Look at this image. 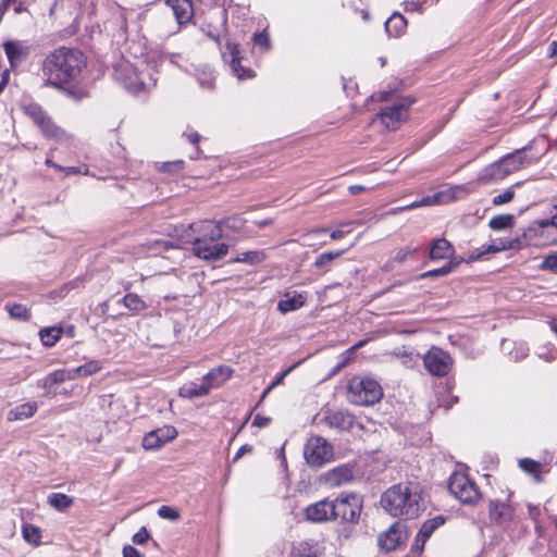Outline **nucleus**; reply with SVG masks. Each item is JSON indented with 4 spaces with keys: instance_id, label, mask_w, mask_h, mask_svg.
<instances>
[{
    "instance_id": "f257e3e1",
    "label": "nucleus",
    "mask_w": 557,
    "mask_h": 557,
    "mask_svg": "<svg viewBox=\"0 0 557 557\" xmlns=\"http://www.w3.org/2000/svg\"><path fill=\"white\" fill-rule=\"evenodd\" d=\"M85 66L84 54L77 49L59 48L42 62L45 84L61 88L75 79Z\"/></svg>"
},
{
    "instance_id": "f03ea898",
    "label": "nucleus",
    "mask_w": 557,
    "mask_h": 557,
    "mask_svg": "<svg viewBox=\"0 0 557 557\" xmlns=\"http://www.w3.org/2000/svg\"><path fill=\"white\" fill-rule=\"evenodd\" d=\"M197 234L193 239L195 256L202 260L215 261L228 252V245L220 242L223 231L220 223L202 221L190 226Z\"/></svg>"
},
{
    "instance_id": "7ed1b4c3",
    "label": "nucleus",
    "mask_w": 557,
    "mask_h": 557,
    "mask_svg": "<svg viewBox=\"0 0 557 557\" xmlns=\"http://www.w3.org/2000/svg\"><path fill=\"white\" fill-rule=\"evenodd\" d=\"M421 495L418 486L407 483L397 484L385 491V511L392 516L413 518L421 509Z\"/></svg>"
},
{
    "instance_id": "20e7f679",
    "label": "nucleus",
    "mask_w": 557,
    "mask_h": 557,
    "mask_svg": "<svg viewBox=\"0 0 557 557\" xmlns=\"http://www.w3.org/2000/svg\"><path fill=\"white\" fill-rule=\"evenodd\" d=\"M348 399L357 405H373L383 396V389L379 382L366 377L354 376L347 385Z\"/></svg>"
},
{
    "instance_id": "39448f33",
    "label": "nucleus",
    "mask_w": 557,
    "mask_h": 557,
    "mask_svg": "<svg viewBox=\"0 0 557 557\" xmlns=\"http://www.w3.org/2000/svg\"><path fill=\"white\" fill-rule=\"evenodd\" d=\"M413 102L414 99L410 96L399 97L385 91V129H398L408 120Z\"/></svg>"
},
{
    "instance_id": "423d86ee",
    "label": "nucleus",
    "mask_w": 557,
    "mask_h": 557,
    "mask_svg": "<svg viewBox=\"0 0 557 557\" xmlns=\"http://www.w3.org/2000/svg\"><path fill=\"white\" fill-rule=\"evenodd\" d=\"M473 189L469 185H454L448 188L435 194L432 198H423L420 202H411L400 208H393L387 213L396 214L398 211L404 209H412L419 206L432 205V203H448L450 201L466 198L470 195Z\"/></svg>"
},
{
    "instance_id": "0eeeda50",
    "label": "nucleus",
    "mask_w": 557,
    "mask_h": 557,
    "mask_svg": "<svg viewBox=\"0 0 557 557\" xmlns=\"http://www.w3.org/2000/svg\"><path fill=\"white\" fill-rule=\"evenodd\" d=\"M334 518L343 522L357 523L362 510V500L356 494H342L333 500Z\"/></svg>"
},
{
    "instance_id": "6e6552de",
    "label": "nucleus",
    "mask_w": 557,
    "mask_h": 557,
    "mask_svg": "<svg viewBox=\"0 0 557 557\" xmlns=\"http://www.w3.org/2000/svg\"><path fill=\"white\" fill-rule=\"evenodd\" d=\"M449 492L461 503L473 505L480 499L476 485L462 472H454L449 478Z\"/></svg>"
},
{
    "instance_id": "1a4fd4ad",
    "label": "nucleus",
    "mask_w": 557,
    "mask_h": 557,
    "mask_svg": "<svg viewBox=\"0 0 557 557\" xmlns=\"http://www.w3.org/2000/svg\"><path fill=\"white\" fill-rule=\"evenodd\" d=\"M307 463L313 468H321L333 458L332 446L321 436L310 437L304 448Z\"/></svg>"
},
{
    "instance_id": "9d476101",
    "label": "nucleus",
    "mask_w": 557,
    "mask_h": 557,
    "mask_svg": "<svg viewBox=\"0 0 557 557\" xmlns=\"http://www.w3.org/2000/svg\"><path fill=\"white\" fill-rule=\"evenodd\" d=\"M24 113L29 116L34 123L41 129L47 137L54 138L59 141L66 140L69 135L54 125L46 112L36 103H29L23 107Z\"/></svg>"
},
{
    "instance_id": "9b49d317",
    "label": "nucleus",
    "mask_w": 557,
    "mask_h": 557,
    "mask_svg": "<svg viewBox=\"0 0 557 557\" xmlns=\"http://www.w3.org/2000/svg\"><path fill=\"white\" fill-rule=\"evenodd\" d=\"M423 363L428 372L435 376H445L451 369L450 355L438 347H432L423 357Z\"/></svg>"
},
{
    "instance_id": "f8f14e48",
    "label": "nucleus",
    "mask_w": 557,
    "mask_h": 557,
    "mask_svg": "<svg viewBox=\"0 0 557 557\" xmlns=\"http://www.w3.org/2000/svg\"><path fill=\"white\" fill-rule=\"evenodd\" d=\"M529 236L537 237L536 244L553 245L557 244V221L555 219H545L534 221L528 228Z\"/></svg>"
},
{
    "instance_id": "ddd939ff",
    "label": "nucleus",
    "mask_w": 557,
    "mask_h": 557,
    "mask_svg": "<svg viewBox=\"0 0 557 557\" xmlns=\"http://www.w3.org/2000/svg\"><path fill=\"white\" fill-rule=\"evenodd\" d=\"M114 75L124 83L126 88L135 91L141 89L144 86L138 74L137 65L132 64L127 60H123L114 66Z\"/></svg>"
},
{
    "instance_id": "4468645a",
    "label": "nucleus",
    "mask_w": 557,
    "mask_h": 557,
    "mask_svg": "<svg viewBox=\"0 0 557 557\" xmlns=\"http://www.w3.org/2000/svg\"><path fill=\"white\" fill-rule=\"evenodd\" d=\"M177 434L174 426L164 425L146 434L143 438V447L147 450L160 448L176 438Z\"/></svg>"
},
{
    "instance_id": "2eb2a0df",
    "label": "nucleus",
    "mask_w": 557,
    "mask_h": 557,
    "mask_svg": "<svg viewBox=\"0 0 557 557\" xmlns=\"http://www.w3.org/2000/svg\"><path fill=\"white\" fill-rule=\"evenodd\" d=\"M3 49L12 69L25 62L30 54V46L21 40H8Z\"/></svg>"
},
{
    "instance_id": "dca6fc26",
    "label": "nucleus",
    "mask_w": 557,
    "mask_h": 557,
    "mask_svg": "<svg viewBox=\"0 0 557 557\" xmlns=\"http://www.w3.org/2000/svg\"><path fill=\"white\" fill-rule=\"evenodd\" d=\"M305 515L307 520L312 522H325L329 520H333L334 518V508L333 500L321 499L314 504L308 506L305 510Z\"/></svg>"
},
{
    "instance_id": "f3484780",
    "label": "nucleus",
    "mask_w": 557,
    "mask_h": 557,
    "mask_svg": "<svg viewBox=\"0 0 557 557\" xmlns=\"http://www.w3.org/2000/svg\"><path fill=\"white\" fill-rule=\"evenodd\" d=\"M408 537V528L405 520H397L385 531V550H394L404 544Z\"/></svg>"
},
{
    "instance_id": "a211bd4d",
    "label": "nucleus",
    "mask_w": 557,
    "mask_h": 557,
    "mask_svg": "<svg viewBox=\"0 0 557 557\" xmlns=\"http://www.w3.org/2000/svg\"><path fill=\"white\" fill-rule=\"evenodd\" d=\"M239 48L238 45L227 41L225 45V50L222 52V55L225 61L230 62V65L233 72L237 75L239 79L245 77H251V71L245 70L239 63Z\"/></svg>"
},
{
    "instance_id": "6ab92c4d",
    "label": "nucleus",
    "mask_w": 557,
    "mask_h": 557,
    "mask_svg": "<svg viewBox=\"0 0 557 557\" xmlns=\"http://www.w3.org/2000/svg\"><path fill=\"white\" fill-rule=\"evenodd\" d=\"M354 479V469L349 465L336 467L324 474V481L331 487H338Z\"/></svg>"
},
{
    "instance_id": "aec40b11",
    "label": "nucleus",
    "mask_w": 557,
    "mask_h": 557,
    "mask_svg": "<svg viewBox=\"0 0 557 557\" xmlns=\"http://www.w3.org/2000/svg\"><path fill=\"white\" fill-rule=\"evenodd\" d=\"M507 176L508 171L505 170L504 164L498 160L483 168L478 175V181L482 184H490L502 181Z\"/></svg>"
},
{
    "instance_id": "412c9836",
    "label": "nucleus",
    "mask_w": 557,
    "mask_h": 557,
    "mask_svg": "<svg viewBox=\"0 0 557 557\" xmlns=\"http://www.w3.org/2000/svg\"><path fill=\"white\" fill-rule=\"evenodd\" d=\"M175 17L180 24L187 23L191 20L194 10L190 0H168Z\"/></svg>"
},
{
    "instance_id": "4be33fe9",
    "label": "nucleus",
    "mask_w": 557,
    "mask_h": 557,
    "mask_svg": "<svg viewBox=\"0 0 557 557\" xmlns=\"http://www.w3.org/2000/svg\"><path fill=\"white\" fill-rule=\"evenodd\" d=\"M455 249L453 245L445 238H437L430 248L431 260L449 259L454 256Z\"/></svg>"
},
{
    "instance_id": "5701e85b",
    "label": "nucleus",
    "mask_w": 557,
    "mask_h": 557,
    "mask_svg": "<svg viewBox=\"0 0 557 557\" xmlns=\"http://www.w3.org/2000/svg\"><path fill=\"white\" fill-rule=\"evenodd\" d=\"M233 370L227 366H220L218 368L212 369L205 377L203 381L206 384L210 385V391L212 388L221 386L224 382H226L232 376Z\"/></svg>"
},
{
    "instance_id": "b1692460",
    "label": "nucleus",
    "mask_w": 557,
    "mask_h": 557,
    "mask_svg": "<svg viewBox=\"0 0 557 557\" xmlns=\"http://www.w3.org/2000/svg\"><path fill=\"white\" fill-rule=\"evenodd\" d=\"M306 302V296L302 294H290L286 293L284 295V298L281 299L277 304V310L285 314L290 311H295L299 308H301Z\"/></svg>"
},
{
    "instance_id": "393cba45",
    "label": "nucleus",
    "mask_w": 557,
    "mask_h": 557,
    "mask_svg": "<svg viewBox=\"0 0 557 557\" xmlns=\"http://www.w3.org/2000/svg\"><path fill=\"white\" fill-rule=\"evenodd\" d=\"M72 374L71 370H57L52 373L48 374L42 382V387L47 391L48 394H55V385L63 383L65 381H71Z\"/></svg>"
},
{
    "instance_id": "a878e982",
    "label": "nucleus",
    "mask_w": 557,
    "mask_h": 557,
    "mask_svg": "<svg viewBox=\"0 0 557 557\" xmlns=\"http://www.w3.org/2000/svg\"><path fill=\"white\" fill-rule=\"evenodd\" d=\"M524 152L525 148L518 149L500 159L505 170L508 171V175L517 172L525 164Z\"/></svg>"
},
{
    "instance_id": "bb28decb",
    "label": "nucleus",
    "mask_w": 557,
    "mask_h": 557,
    "mask_svg": "<svg viewBox=\"0 0 557 557\" xmlns=\"http://www.w3.org/2000/svg\"><path fill=\"white\" fill-rule=\"evenodd\" d=\"M38 405L36 401H28L25 404H21L9 411L8 420L10 421H20L25 420L34 416L37 411Z\"/></svg>"
},
{
    "instance_id": "cd10ccee",
    "label": "nucleus",
    "mask_w": 557,
    "mask_h": 557,
    "mask_svg": "<svg viewBox=\"0 0 557 557\" xmlns=\"http://www.w3.org/2000/svg\"><path fill=\"white\" fill-rule=\"evenodd\" d=\"M512 509L506 503L493 500L490 504V517L492 520L503 523L511 518Z\"/></svg>"
},
{
    "instance_id": "c85d7f7f",
    "label": "nucleus",
    "mask_w": 557,
    "mask_h": 557,
    "mask_svg": "<svg viewBox=\"0 0 557 557\" xmlns=\"http://www.w3.org/2000/svg\"><path fill=\"white\" fill-rule=\"evenodd\" d=\"M209 392H210V385L206 384V382L202 380L201 384H197L194 382L184 384L180 388V396H182L184 398H196V397L205 396V395L209 394Z\"/></svg>"
},
{
    "instance_id": "c756f323",
    "label": "nucleus",
    "mask_w": 557,
    "mask_h": 557,
    "mask_svg": "<svg viewBox=\"0 0 557 557\" xmlns=\"http://www.w3.org/2000/svg\"><path fill=\"white\" fill-rule=\"evenodd\" d=\"M406 27L407 22L401 14L395 13L387 21H385V32H387L389 36H393L395 38L404 34Z\"/></svg>"
},
{
    "instance_id": "7c9ffc66",
    "label": "nucleus",
    "mask_w": 557,
    "mask_h": 557,
    "mask_svg": "<svg viewBox=\"0 0 557 557\" xmlns=\"http://www.w3.org/2000/svg\"><path fill=\"white\" fill-rule=\"evenodd\" d=\"M102 369V363L99 360H89L75 369H71L72 379L85 377L96 374Z\"/></svg>"
},
{
    "instance_id": "2f4dec72",
    "label": "nucleus",
    "mask_w": 557,
    "mask_h": 557,
    "mask_svg": "<svg viewBox=\"0 0 557 557\" xmlns=\"http://www.w3.org/2000/svg\"><path fill=\"white\" fill-rule=\"evenodd\" d=\"M62 333V327H45L39 331V337L44 346L52 347L60 339Z\"/></svg>"
},
{
    "instance_id": "473e14b6",
    "label": "nucleus",
    "mask_w": 557,
    "mask_h": 557,
    "mask_svg": "<svg viewBox=\"0 0 557 557\" xmlns=\"http://www.w3.org/2000/svg\"><path fill=\"white\" fill-rule=\"evenodd\" d=\"M264 259L265 253L262 250H251L237 253L233 261L253 265L261 263Z\"/></svg>"
},
{
    "instance_id": "72a5a7b5",
    "label": "nucleus",
    "mask_w": 557,
    "mask_h": 557,
    "mask_svg": "<svg viewBox=\"0 0 557 557\" xmlns=\"http://www.w3.org/2000/svg\"><path fill=\"white\" fill-rule=\"evenodd\" d=\"M73 503V498L63 493H52L48 496V504L60 511L67 509Z\"/></svg>"
},
{
    "instance_id": "f704fd0d",
    "label": "nucleus",
    "mask_w": 557,
    "mask_h": 557,
    "mask_svg": "<svg viewBox=\"0 0 557 557\" xmlns=\"http://www.w3.org/2000/svg\"><path fill=\"white\" fill-rule=\"evenodd\" d=\"M519 467L529 474H532L536 483H541L543 478L540 474L541 463L529 458L519 460Z\"/></svg>"
},
{
    "instance_id": "c9c22d12",
    "label": "nucleus",
    "mask_w": 557,
    "mask_h": 557,
    "mask_svg": "<svg viewBox=\"0 0 557 557\" xmlns=\"http://www.w3.org/2000/svg\"><path fill=\"white\" fill-rule=\"evenodd\" d=\"M515 218L512 214H499L490 220V227L495 231L506 230L512 227Z\"/></svg>"
},
{
    "instance_id": "e433bc0d",
    "label": "nucleus",
    "mask_w": 557,
    "mask_h": 557,
    "mask_svg": "<svg viewBox=\"0 0 557 557\" xmlns=\"http://www.w3.org/2000/svg\"><path fill=\"white\" fill-rule=\"evenodd\" d=\"M344 253V250H338V251H329V252H324L322 255H320L315 261H314V265L319 269H327L332 262L339 258Z\"/></svg>"
},
{
    "instance_id": "4c0bfd02",
    "label": "nucleus",
    "mask_w": 557,
    "mask_h": 557,
    "mask_svg": "<svg viewBox=\"0 0 557 557\" xmlns=\"http://www.w3.org/2000/svg\"><path fill=\"white\" fill-rule=\"evenodd\" d=\"M443 523L444 518L441 516L425 521L419 530L421 532V537L429 539L432 535V533Z\"/></svg>"
},
{
    "instance_id": "58836bf2",
    "label": "nucleus",
    "mask_w": 557,
    "mask_h": 557,
    "mask_svg": "<svg viewBox=\"0 0 557 557\" xmlns=\"http://www.w3.org/2000/svg\"><path fill=\"white\" fill-rule=\"evenodd\" d=\"M23 537L29 544L38 545L40 543L41 532L39 528L33 524H25L23 527Z\"/></svg>"
},
{
    "instance_id": "ea45409f",
    "label": "nucleus",
    "mask_w": 557,
    "mask_h": 557,
    "mask_svg": "<svg viewBox=\"0 0 557 557\" xmlns=\"http://www.w3.org/2000/svg\"><path fill=\"white\" fill-rule=\"evenodd\" d=\"M8 312L11 318L27 321L30 319V314L28 309L20 304L14 305H8L7 306Z\"/></svg>"
},
{
    "instance_id": "a19ab883",
    "label": "nucleus",
    "mask_w": 557,
    "mask_h": 557,
    "mask_svg": "<svg viewBox=\"0 0 557 557\" xmlns=\"http://www.w3.org/2000/svg\"><path fill=\"white\" fill-rule=\"evenodd\" d=\"M123 304L126 308L133 311H141L145 309V302L136 294H127L123 298Z\"/></svg>"
},
{
    "instance_id": "79ce46f5",
    "label": "nucleus",
    "mask_w": 557,
    "mask_h": 557,
    "mask_svg": "<svg viewBox=\"0 0 557 557\" xmlns=\"http://www.w3.org/2000/svg\"><path fill=\"white\" fill-rule=\"evenodd\" d=\"M453 270L451 263H447L442 268L426 271L418 276V278L440 277L449 274Z\"/></svg>"
},
{
    "instance_id": "37998d69",
    "label": "nucleus",
    "mask_w": 557,
    "mask_h": 557,
    "mask_svg": "<svg viewBox=\"0 0 557 557\" xmlns=\"http://www.w3.org/2000/svg\"><path fill=\"white\" fill-rule=\"evenodd\" d=\"M392 358L400 359L401 363L406 367H412L417 362V356L412 352H408L404 350L403 352H393L391 355Z\"/></svg>"
},
{
    "instance_id": "c03bdc74",
    "label": "nucleus",
    "mask_w": 557,
    "mask_h": 557,
    "mask_svg": "<svg viewBox=\"0 0 557 557\" xmlns=\"http://www.w3.org/2000/svg\"><path fill=\"white\" fill-rule=\"evenodd\" d=\"M515 197L513 187L507 188L504 193L495 196L492 200L494 206H500L510 202Z\"/></svg>"
},
{
    "instance_id": "a18cd8bd",
    "label": "nucleus",
    "mask_w": 557,
    "mask_h": 557,
    "mask_svg": "<svg viewBox=\"0 0 557 557\" xmlns=\"http://www.w3.org/2000/svg\"><path fill=\"white\" fill-rule=\"evenodd\" d=\"M159 517L168 520L175 521L180 518V512L177 509L170 506H161L158 510Z\"/></svg>"
},
{
    "instance_id": "49530a36",
    "label": "nucleus",
    "mask_w": 557,
    "mask_h": 557,
    "mask_svg": "<svg viewBox=\"0 0 557 557\" xmlns=\"http://www.w3.org/2000/svg\"><path fill=\"white\" fill-rule=\"evenodd\" d=\"M300 362L298 363H295L293 364L292 367H289L288 369H286L283 373H281V375L275 379V381L263 392L262 396H261V399H263L274 387H276L277 385L282 384L284 379L299 364Z\"/></svg>"
},
{
    "instance_id": "de8ad7c7",
    "label": "nucleus",
    "mask_w": 557,
    "mask_h": 557,
    "mask_svg": "<svg viewBox=\"0 0 557 557\" xmlns=\"http://www.w3.org/2000/svg\"><path fill=\"white\" fill-rule=\"evenodd\" d=\"M253 42L263 50H269L271 47L269 35L265 32L256 33L253 35Z\"/></svg>"
},
{
    "instance_id": "09e8293b",
    "label": "nucleus",
    "mask_w": 557,
    "mask_h": 557,
    "mask_svg": "<svg viewBox=\"0 0 557 557\" xmlns=\"http://www.w3.org/2000/svg\"><path fill=\"white\" fill-rule=\"evenodd\" d=\"M541 269L550 271L552 273H557V253H552L547 256L542 261Z\"/></svg>"
},
{
    "instance_id": "8fccbe9b",
    "label": "nucleus",
    "mask_w": 557,
    "mask_h": 557,
    "mask_svg": "<svg viewBox=\"0 0 557 557\" xmlns=\"http://www.w3.org/2000/svg\"><path fill=\"white\" fill-rule=\"evenodd\" d=\"M298 557H318L314 546L309 542H302L298 546Z\"/></svg>"
},
{
    "instance_id": "3c124183",
    "label": "nucleus",
    "mask_w": 557,
    "mask_h": 557,
    "mask_svg": "<svg viewBox=\"0 0 557 557\" xmlns=\"http://www.w3.org/2000/svg\"><path fill=\"white\" fill-rule=\"evenodd\" d=\"M363 344L364 342L360 341L359 343L350 347L348 350H346L345 354L343 355V361L339 363V367H345L346 364H348L354 359L356 349L361 347Z\"/></svg>"
},
{
    "instance_id": "603ef678",
    "label": "nucleus",
    "mask_w": 557,
    "mask_h": 557,
    "mask_svg": "<svg viewBox=\"0 0 557 557\" xmlns=\"http://www.w3.org/2000/svg\"><path fill=\"white\" fill-rule=\"evenodd\" d=\"M325 232H326V228L321 227V228H314V230L308 232L307 234H305L304 237L308 238L310 240V243H308L307 245L313 246L314 245L313 242L319 239L320 235H322Z\"/></svg>"
},
{
    "instance_id": "864d4df0",
    "label": "nucleus",
    "mask_w": 557,
    "mask_h": 557,
    "mask_svg": "<svg viewBox=\"0 0 557 557\" xmlns=\"http://www.w3.org/2000/svg\"><path fill=\"white\" fill-rule=\"evenodd\" d=\"M149 539V533L147 531L146 528H141L137 533L134 534L133 536V542L135 544H138V545H141L144 543H146Z\"/></svg>"
},
{
    "instance_id": "5fc2aeb1",
    "label": "nucleus",
    "mask_w": 557,
    "mask_h": 557,
    "mask_svg": "<svg viewBox=\"0 0 557 557\" xmlns=\"http://www.w3.org/2000/svg\"><path fill=\"white\" fill-rule=\"evenodd\" d=\"M429 539H422L421 537V532L419 531L417 536H416V540H414V543L412 544V552L414 553H421L424 548V544L426 543Z\"/></svg>"
},
{
    "instance_id": "6e6d98bb",
    "label": "nucleus",
    "mask_w": 557,
    "mask_h": 557,
    "mask_svg": "<svg viewBox=\"0 0 557 557\" xmlns=\"http://www.w3.org/2000/svg\"><path fill=\"white\" fill-rule=\"evenodd\" d=\"M123 557H143V554L131 545L123 547Z\"/></svg>"
},
{
    "instance_id": "4d7b16f0",
    "label": "nucleus",
    "mask_w": 557,
    "mask_h": 557,
    "mask_svg": "<svg viewBox=\"0 0 557 557\" xmlns=\"http://www.w3.org/2000/svg\"><path fill=\"white\" fill-rule=\"evenodd\" d=\"M271 419L269 417H263L260 414H257L253 419L252 425L258 428H265L270 424Z\"/></svg>"
},
{
    "instance_id": "13d9d810",
    "label": "nucleus",
    "mask_w": 557,
    "mask_h": 557,
    "mask_svg": "<svg viewBox=\"0 0 557 557\" xmlns=\"http://www.w3.org/2000/svg\"><path fill=\"white\" fill-rule=\"evenodd\" d=\"M413 252V249H410V248H404V249H400L396 256H395V260L397 262H404L407 257Z\"/></svg>"
},
{
    "instance_id": "bf43d9fd",
    "label": "nucleus",
    "mask_w": 557,
    "mask_h": 557,
    "mask_svg": "<svg viewBox=\"0 0 557 557\" xmlns=\"http://www.w3.org/2000/svg\"><path fill=\"white\" fill-rule=\"evenodd\" d=\"M327 420H329L330 425L339 426L341 425V421L343 420V414H341V413H333V414L327 417Z\"/></svg>"
},
{
    "instance_id": "052dcab7",
    "label": "nucleus",
    "mask_w": 557,
    "mask_h": 557,
    "mask_svg": "<svg viewBox=\"0 0 557 557\" xmlns=\"http://www.w3.org/2000/svg\"><path fill=\"white\" fill-rule=\"evenodd\" d=\"M550 210L549 213L552 214L550 219H555L557 221V197H553L549 201Z\"/></svg>"
},
{
    "instance_id": "680f3d73",
    "label": "nucleus",
    "mask_w": 557,
    "mask_h": 557,
    "mask_svg": "<svg viewBox=\"0 0 557 557\" xmlns=\"http://www.w3.org/2000/svg\"><path fill=\"white\" fill-rule=\"evenodd\" d=\"M251 449H252V448H251V446H249V445H244V446H242V447L237 450L236 455L234 456L233 461H237V460H238V459H239L244 454H246V453H250V451H251Z\"/></svg>"
},
{
    "instance_id": "e2e57ef3",
    "label": "nucleus",
    "mask_w": 557,
    "mask_h": 557,
    "mask_svg": "<svg viewBox=\"0 0 557 557\" xmlns=\"http://www.w3.org/2000/svg\"><path fill=\"white\" fill-rule=\"evenodd\" d=\"M347 233H349V230H347V231L335 230V231L331 232L330 237H331V239L336 240V239L344 237Z\"/></svg>"
},
{
    "instance_id": "0e129e2a",
    "label": "nucleus",
    "mask_w": 557,
    "mask_h": 557,
    "mask_svg": "<svg viewBox=\"0 0 557 557\" xmlns=\"http://www.w3.org/2000/svg\"><path fill=\"white\" fill-rule=\"evenodd\" d=\"M366 189H367V187L363 186V185H351L348 188L350 195H357V194H359L361 191H364Z\"/></svg>"
},
{
    "instance_id": "69168bd1",
    "label": "nucleus",
    "mask_w": 557,
    "mask_h": 557,
    "mask_svg": "<svg viewBox=\"0 0 557 557\" xmlns=\"http://www.w3.org/2000/svg\"><path fill=\"white\" fill-rule=\"evenodd\" d=\"M548 55L549 58L557 55V40L550 42L548 48Z\"/></svg>"
},
{
    "instance_id": "338daca9",
    "label": "nucleus",
    "mask_w": 557,
    "mask_h": 557,
    "mask_svg": "<svg viewBox=\"0 0 557 557\" xmlns=\"http://www.w3.org/2000/svg\"><path fill=\"white\" fill-rule=\"evenodd\" d=\"M238 222H239V220H238V219H236V218H230V219H227V220H225V221H224V223H225L228 227H233V228L237 227V223H238Z\"/></svg>"
},
{
    "instance_id": "774afa93",
    "label": "nucleus",
    "mask_w": 557,
    "mask_h": 557,
    "mask_svg": "<svg viewBox=\"0 0 557 557\" xmlns=\"http://www.w3.org/2000/svg\"><path fill=\"white\" fill-rule=\"evenodd\" d=\"M60 171H64L66 175H69V174H76V173H78V172H79V171H78L76 168H74V166H67V168H63V166H62V169H61Z\"/></svg>"
}]
</instances>
